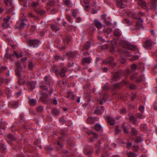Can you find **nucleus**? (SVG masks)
I'll list each match as a JSON object with an SVG mask.
<instances>
[{
	"instance_id": "34",
	"label": "nucleus",
	"mask_w": 157,
	"mask_h": 157,
	"mask_svg": "<svg viewBox=\"0 0 157 157\" xmlns=\"http://www.w3.org/2000/svg\"><path fill=\"white\" fill-rule=\"evenodd\" d=\"M86 133L88 135H90L91 134H93L94 137L95 138H97L98 136V135L96 133L92 132L90 131H87Z\"/></svg>"
},
{
	"instance_id": "24",
	"label": "nucleus",
	"mask_w": 157,
	"mask_h": 157,
	"mask_svg": "<svg viewBox=\"0 0 157 157\" xmlns=\"http://www.w3.org/2000/svg\"><path fill=\"white\" fill-rule=\"evenodd\" d=\"M24 77H19L18 79L17 83L20 85H22L25 84V81L23 78Z\"/></svg>"
},
{
	"instance_id": "19",
	"label": "nucleus",
	"mask_w": 157,
	"mask_h": 157,
	"mask_svg": "<svg viewBox=\"0 0 157 157\" xmlns=\"http://www.w3.org/2000/svg\"><path fill=\"white\" fill-rule=\"evenodd\" d=\"M122 86V82H118L114 84L113 85V87L114 90L120 89Z\"/></svg>"
},
{
	"instance_id": "49",
	"label": "nucleus",
	"mask_w": 157,
	"mask_h": 157,
	"mask_svg": "<svg viewBox=\"0 0 157 157\" xmlns=\"http://www.w3.org/2000/svg\"><path fill=\"white\" fill-rule=\"evenodd\" d=\"M64 3L68 6H70L72 5L71 2L69 0H65Z\"/></svg>"
},
{
	"instance_id": "3",
	"label": "nucleus",
	"mask_w": 157,
	"mask_h": 157,
	"mask_svg": "<svg viewBox=\"0 0 157 157\" xmlns=\"http://www.w3.org/2000/svg\"><path fill=\"white\" fill-rule=\"evenodd\" d=\"M122 74L120 70H118V71L116 72L114 74L111 80L114 82H116L122 76Z\"/></svg>"
},
{
	"instance_id": "55",
	"label": "nucleus",
	"mask_w": 157,
	"mask_h": 157,
	"mask_svg": "<svg viewBox=\"0 0 157 157\" xmlns=\"http://www.w3.org/2000/svg\"><path fill=\"white\" fill-rule=\"evenodd\" d=\"M124 22H125L128 24L129 25L132 24V22L130 21V20L128 19H125L124 20Z\"/></svg>"
},
{
	"instance_id": "33",
	"label": "nucleus",
	"mask_w": 157,
	"mask_h": 157,
	"mask_svg": "<svg viewBox=\"0 0 157 157\" xmlns=\"http://www.w3.org/2000/svg\"><path fill=\"white\" fill-rule=\"evenodd\" d=\"M143 138L141 136H137L135 140V142L136 143H140L141 141H143Z\"/></svg>"
},
{
	"instance_id": "17",
	"label": "nucleus",
	"mask_w": 157,
	"mask_h": 157,
	"mask_svg": "<svg viewBox=\"0 0 157 157\" xmlns=\"http://www.w3.org/2000/svg\"><path fill=\"white\" fill-rule=\"evenodd\" d=\"M93 151V148H91L90 146H88L86 148L84 152L86 155L90 156L91 155L92 152Z\"/></svg>"
},
{
	"instance_id": "30",
	"label": "nucleus",
	"mask_w": 157,
	"mask_h": 157,
	"mask_svg": "<svg viewBox=\"0 0 157 157\" xmlns=\"http://www.w3.org/2000/svg\"><path fill=\"white\" fill-rule=\"evenodd\" d=\"M91 59L90 58H84L82 60V62L83 64H84L85 63H90V62Z\"/></svg>"
},
{
	"instance_id": "62",
	"label": "nucleus",
	"mask_w": 157,
	"mask_h": 157,
	"mask_svg": "<svg viewBox=\"0 0 157 157\" xmlns=\"http://www.w3.org/2000/svg\"><path fill=\"white\" fill-rule=\"evenodd\" d=\"M38 6V3L37 2H33L31 5L32 7L34 8L37 7Z\"/></svg>"
},
{
	"instance_id": "64",
	"label": "nucleus",
	"mask_w": 157,
	"mask_h": 157,
	"mask_svg": "<svg viewBox=\"0 0 157 157\" xmlns=\"http://www.w3.org/2000/svg\"><path fill=\"white\" fill-rule=\"evenodd\" d=\"M16 105L17 103H14L12 104L11 105L9 104V107L11 108H16L17 107Z\"/></svg>"
},
{
	"instance_id": "41",
	"label": "nucleus",
	"mask_w": 157,
	"mask_h": 157,
	"mask_svg": "<svg viewBox=\"0 0 157 157\" xmlns=\"http://www.w3.org/2000/svg\"><path fill=\"white\" fill-rule=\"evenodd\" d=\"M70 40L71 38L70 36H66L64 39L63 41L65 43L68 44L69 42L70 41Z\"/></svg>"
},
{
	"instance_id": "10",
	"label": "nucleus",
	"mask_w": 157,
	"mask_h": 157,
	"mask_svg": "<svg viewBox=\"0 0 157 157\" xmlns=\"http://www.w3.org/2000/svg\"><path fill=\"white\" fill-rule=\"evenodd\" d=\"M98 118L97 117H89L87 120V123L91 124H92L94 123L95 121H98Z\"/></svg>"
},
{
	"instance_id": "60",
	"label": "nucleus",
	"mask_w": 157,
	"mask_h": 157,
	"mask_svg": "<svg viewBox=\"0 0 157 157\" xmlns=\"http://www.w3.org/2000/svg\"><path fill=\"white\" fill-rule=\"evenodd\" d=\"M120 113L121 114H125L126 113V110L125 108H124L120 111Z\"/></svg>"
},
{
	"instance_id": "26",
	"label": "nucleus",
	"mask_w": 157,
	"mask_h": 157,
	"mask_svg": "<svg viewBox=\"0 0 157 157\" xmlns=\"http://www.w3.org/2000/svg\"><path fill=\"white\" fill-rule=\"evenodd\" d=\"M127 157H136L137 155L135 153L132 151H130L127 153Z\"/></svg>"
},
{
	"instance_id": "12",
	"label": "nucleus",
	"mask_w": 157,
	"mask_h": 157,
	"mask_svg": "<svg viewBox=\"0 0 157 157\" xmlns=\"http://www.w3.org/2000/svg\"><path fill=\"white\" fill-rule=\"evenodd\" d=\"M10 16H8L7 17V18H5L4 19V22L2 25L5 28H6V26L7 27H9V20L10 19Z\"/></svg>"
},
{
	"instance_id": "1",
	"label": "nucleus",
	"mask_w": 157,
	"mask_h": 157,
	"mask_svg": "<svg viewBox=\"0 0 157 157\" xmlns=\"http://www.w3.org/2000/svg\"><path fill=\"white\" fill-rule=\"evenodd\" d=\"M140 6L144 9H147L155 10L156 9V5L155 1H152L147 5L143 0H136Z\"/></svg>"
},
{
	"instance_id": "53",
	"label": "nucleus",
	"mask_w": 157,
	"mask_h": 157,
	"mask_svg": "<svg viewBox=\"0 0 157 157\" xmlns=\"http://www.w3.org/2000/svg\"><path fill=\"white\" fill-rule=\"evenodd\" d=\"M6 149L5 145L2 144L0 143V150L4 151Z\"/></svg>"
},
{
	"instance_id": "46",
	"label": "nucleus",
	"mask_w": 157,
	"mask_h": 157,
	"mask_svg": "<svg viewBox=\"0 0 157 157\" xmlns=\"http://www.w3.org/2000/svg\"><path fill=\"white\" fill-rule=\"evenodd\" d=\"M139 147L137 145L133 146L132 147V150L135 152H137L138 151Z\"/></svg>"
},
{
	"instance_id": "45",
	"label": "nucleus",
	"mask_w": 157,
	"mask_h": 157,
	"mask_svg": "<svg viewBox=\"0 0 157 157\" xmlns=\"http://www.w3.org/2000/svg\"><path fill=\"white\" fill-rule=\"evenodd\" d=\"M29 85H30V87L32 89H33L35 87L36 84L34 82H30L29 83Z\"/></svg>"
},
{
	"instance_id": "5",
	"label": "nucleus",
	"mask_w": 157,
	"mask_h": 157,
	"mask_svg": "<svg viewBox=\"0 0 157 157\" xmlns=\"http://www.w3.org/2000/svg\"><path fill=\"white\" fill-rule=\"evenodd\" d=\"M128 15L131 17L135 19H140V16L136 14V12L134 10L130 11H128L126 12Z\"/></svg>"
},
{
	"instance_id": "22",
	"label": "nucleus",
	"mask_w": 157,
	"mask_h": 157,
	"mask_svg": "<svg viewBox=\"0 0 157 157\" xmlns=\"http://www.w3.org/2000/svg\"><path fill=\"white\" fill-rule=\"evenodd\" d=\"M94 24L96 27L99 29H101L102 28V24L97 19H95L94 21Z\"/></svg>"
},
{
	"instance_id": "15",
	"label": "nucleus",
	"mask_w": 157,
	"mask_h": 157,
	"mask_svg": "<svg viewBox=\"0 0 157 157\" xmlns=\"http://www.w3.org/2000/svg\"><path fill=\"white\" fill-rule=\"evenodd\" d=\"M39 43L37 40H29V43L31 46L35 47V45Z\"/></svg>"
},
{
	"instance_id": "59",
	"label": "nucleus",
	"mask_w": 157,
	"mask_h": 157,
	"mask_svg": "<svg viewBox=\"0 0 157 157\" xmlns=\"http://www.w3.org/2000/svg\"><path fill=\"white\" fill-rule=\"evenodd\" d=\"M130 89L131 90H134L136 88V86L133 84H132L129 87Z\"/></svg>"
},
{
	"instance_id": "48",
	"label": "nucleus",
	"mask_w": 157,
	"mask_h": 157,
	"mask_svg": "<svg viewBox=\"0 0 157 157\" xmlns=\"http://www.w3.org/2000/svg\"><path fill=\"white\" fill-rule=\"evenodd\" d=\"M121 58L120 60L121 63L123 64H124L126 60L124 56H121Z\"/></svg>"
},
{
	"instance_id": "25",
	"label": "nucleus",
	"mask_w": 157,
	"mask_h": 157,
	"mask_svg": "<svg viewBox=\"0 0 157 157\" xmlns=\"http://www.w3.org/2000/svg\"><path fill=\"white\" fill-rule=\"evenodd\" d=\"M35 11L40 15H43L45 14V11L44 10L41 9H35Z\"/></svg>"
},
{
	"instance_id": "42",
	"label": "nucleus",
	"mask_w": 157,
	"mask_h": 157,
	"mask_svg": "<svg viewBox=\"0 0 157 157\" xmlns=\"http://www.w3.org/2000/svg\"><path fill=\"white\" fill-rule=\"evenodd\" d=\"M67 55L69 57H70L72 58H74L75 56V53L74 52H72L67 53Z\"/></svg>"
},
{
	"instance_id": "29",
	"label": "nucleus",
	"mask_w": 157,
	"mask_h": 157,
	"mask_svg": "<svg viewBox=\"0 0 157 157\" xmlns=\"http://www.w3.org/2000/svg\"><path fill=\"white\" fill-rule=\"evenodd\" d=\"M94 128L96 131H99L102 129V127L100 124L98 123L95 125Z\"/></svg>"
},
{
	"instance_id": "2",
	"label": "nucleus",
	"mask_w": 157,
	"mask_h": 157,
	"mask_svg": "<svg viewBox=\"0 0 157 157\" xmlns=\"http://www.w3.org/2000/svg\"><path fill=\"white\" fill-rule=\"evenodd\" d=\"M130 79L132 80L136 79V82H140L143 80L142 77L138 75L137 73H135L132 75Z\"/></svg>"
},
{
	"instance_id": "21",
	"label": "nucleus",
	"mask_w": 157,
	"mask_h": 157,
	"mask_svg": "<svg viewBox=\"0 0 157 157\" xmlns=\"http://www.w3.org/2000/svg\"><path fill=\"white\" fill-rule=\"evenodd\" d=\"M25 25V23L24 22L23 20L21 21L20 22H18L17 24L18 28L20 29L23 28Z\"/></svg>"
},
{
	"instance_id": "58",
	"label": "nucleus",
	"mask_w": 157,
	"mask_h": 157,
	"mask_svg": "<svg viewBox=\"0 0 157 157\" xmlns=\"http://www.w3.org/2000/svg\"><path fill=\"white\" fill-rule=\"evenodd\" d=\"M102 113V112L101 110L99 109H97L95 111V113H97L98 115L101 114Z\"/></svg>"
},
{
	"instance_id": "36",
	"label": "nucleus",
	"mask_w": 157,
	"mask_h": 157,
	"mask_svg": "<svg viewBox=\"0 0 157 157\" xmlns=\"http://www.w3.org/2000/svg\"><path fill=\"white\" fill-rule=\"evenodd\" d=\"M129 120L133 124H136V120L134 117L131 116L129 117Z\"/></svg>"
},
{
	"instance_id": "8",
	"label": "nucleus",
	"mask_w": 157,
	"mask_h": 157,
	"mask_svg": "<svg viewBox=\"0 0 157 157\" xmlns=\"http://www.w3.org/2000/svg\"><path fill=\"white\" fill-rule=\"evenodd\" d=\"M127 0H117V6L121 8H124L125 6V3Z\"/></svg>"
},
{
	"instance_id": "61",
	"label": "nucleus",
	"mask_w": 157,
	"mask_h": 157,
	"mask_svg": "<svg viewBox=\"0 0 157 157\" xmlns=\"http://www.w3.org/2000/svg\"><path fill=\"white\" fill-rule=\"evenodd\" d=\"M126 147L128 149L130 148L132 146V144L131 143L128 142L126 143Z\"/></svg>"
},
{
	"instance_id": "14",
	"label": "nucleus",
	"mask_w": 157,
	"mask_h": 157,
	"mask_svg": "<svg viewBox=\"0 0 157 157\" xmlns=\"http://www.w3.org/2000/svg\"><path fill=\"white\" fill-rule=\"evenodd\" d=\"M60 113V111L58 109L54 108L51 110V113L54 116H58Z\"/></svg>"
},
{
	"instance_id": "37",
	"label": "nucleus",
	"mask_w": 157,
	"mask_h": 157,
	"mask_svg": "<svg viewBox=\"0 0 157 157\" xmlns=\"http://www.w3.org/2000/svg\"><path fill=\"white\" fill-rule=\"evenodd\" d=\"M71 96H72V100H74L75 99V96L71 91L68 92H67V94L66 98H68L70 97Z\"/></svg>"
},
{
	"instance_id": "32",
	"label": "nucleus",
	"mask_w": 157,
	"mask_h": 157,
	"mask_svg": "<svg viewBox=\"0 0 157 157\" xmlns=\"http://www.w3.org/2000/svg\"><path fill=\"white\" fill-rule=\"evenodd\" d=\"M91 46V43L90 41H88L85 44L84 46L83 47L84 49H88Z\"/></svg>"
},
{
	"instance_id": "7",
	"label": "nucleus",
	"mask_w": 157,
	"mask_h": 157,
	"mask_svg": "<svg viewBox=\"0 0 157 157\" xmlns=\"http://www.w3.org/2000/svg\"><path fill=\"white\" fill-rule=\"evenodd\" d=\"M113 59H114L113 57H110L109 59L103 61L102 62V64H109L113 67V65L115 66L116 65V63L112 62Z\"/></svg>"
},
{
	"instance_id": "50",
	"label": "nucleus",
	"mask_w": 157,
	"mask_h": 157,
	"mask_svg": "<svg viewBox=\"0 0 157 157\" xmlns=\"http://www.w3.org/2000/svg\"><path fill=\"white\" fill-rule=\"evenodd\" d=\"M52 71L53 72H54L57 76H59V72H60V71L59 70V69H53Z\"/></svg>"
},
{
	"instance_id": "35",
	"label": "nucleus",
	"mask_w": 157,
	"mask_h": 157,
	"mask_svg": "<svg viewBox=\"0 0 157 157\" xmlns=\"http://www.w3.org/2000/svg\"><path fill=\"white\" fill-rule=\"evenodd\" d=\"M114 35L116 36L120 37L121 35V33L120 30L116 29L114 32Z\"/></svg>"
},
{
	"instance_id": "47",
	"label": "nucleus",
	"mask_w": 157,
	"mask_h": 157,
	"mask_svg": "<svg viewBox=\"0 0 157 157\" xmlns=\"http://www.w3.org/2000/svg\"><path fill=\"white\" fill-rule=\"evenodd\" d=\"M121 58L120 60L121 63L123 64H124L126 60L124 56H121Z\"/></svg>"
},
{
	"instance_id": "40",
	"label": "nucleus",
	"mask_w": 157,
	"mask_h": 157,
	"mask_svg": "<svg viewBox=\"0 0 157 157\" xmlns=\"http://www.w3.org/2000/svg\"><path fill=\"white\" fill-rule=\"evenodd\" d=\"M4 2L7 6H12L11 0H5Z\"/></svg>"
},
{
	"instance_id": "13",
	"label": "nucleus",
	"mask_w": 157,
	"mask_h": 157,
	"mask_svg": "<svg viewBox=\"0 0 157 157\" xmlns=\"http://www.w3.org/2000/svg\"><path fill=\"white\" fill-rule=\"evenodd\" d=\"M108 123L110 125H112L114 124L115 120V119L111 117H108L107 118Z\"/></svg>"
},
{
	"instance_id": "9",
	"label": "nucleus",
	"mask_w": 157,
	"mask_h": 157,
	"mask_svg": "<svg viewBox=\"0 0 157 157\" xmlns=\"http://www.w3.org/2000/svg\"><path fill=\"white\" fill-rule=\"evenodd\" d=\"M15 56H16L17 58L21 57L22 56V55L21 54L19 55L15 52H14V53H13L11 54L10 55H9V56H8V54L6 52L5 54V57L7 58H10L12 59V58L13 57H14Z\"/></svg>"
},
{
	"instance_id": "54",
	"label": "nucleus",
	"mask_w": 157,
	"mask_h": 157,
	"mask_svg": "<svg viewBox=\"0 0 157 157\" xmlns=\"http://www.w3.org/2000/svg\"><path fill=\"white\" fill-rule=\"evenodd\" d=\"M125 55L126 56H131V54L129 53L127 51H125L122 54V56H123V55Z\"/></svg>"
},
{
	"instance_id": "57",
	"label": "nucleus",
	"mask_w": 157,
	"mask_h": 157,
	"mask_svg": "<svg viewBox=\"0 0 157 157\" xmlns=\"http://www.w3.org/2000/svg\"><path fill=\"white\" fill-rule=\"evenodd\" d=\"M5 81V79L0 77V86H2V84Z\"/></svg>"
},
{
	"instance_id": "52",
	"label": "nucleus",
	"mask_w": 157,
	"mask_h": 157,
	"mask_svg": "<svg viewBox=\"0 0 157 157\" xmlns=\"http://www.w3.org/2000/svg\"><path fill=\"white\" fill-rule=\"evenodd\" d=\"M44 110L43 106H39L37 108V111L39 112H42Z\"/></svg>"
},
{
	"instance_id": "23",
	"label": "nucleus",
	"mask_w": 157,
	"mask_h": 157,
	"mask_svg": "<svg viewBox=\"0 0 157 157\" xmlns=\"http://www.w3.org/2000/svg\"><path fill=\"white\" fill-rule=\"evenodd\" d=\"M44 80L45 81V83L44 84H46L48 85H50V81L51 80V78L50 76H45L44 77Z\"/></svg>"
},
{
	"instance_id": "11",
	"label": "nucleus",
	"mask_w": 157,
	"mask_h": 157,
	"mask_svg": "<svg viewBox=\"0 0 157 157\" xmlns=\"http://www.w3.org/2000/svg\"><path fill=\"white\" fill-rule=\"evenodd\" d=\"M40 87L41 90L48 91V92H47V93H48L51 95L52 93V89L51 88L49 90V91H48L47 87L43 84H42V83H41V85H40Z\"/></svg>"
},
{
	"instance_id": "6",
	"label": "nucleus",
	"mask_w": 157,
	"mask_h": 157,
	"mask_svg": "<svg viewBox=\"0 0 157 157\" xmlns=\"http://www.w3.org/2000/svg\"><path fill=\"white\" fill-rule=\"evenodd\" d=\"M16 75L18 77H25L24 75L25 71L24 69H15Z\"/></svg>"
},
{
	"instance_id": "38",
	"label": "nucleus",
	"mask_w": 157,
	"mask_h": 157,
	"mask_svg": "<svg viewBox=\"0 0 157 157\" xmlns=\"http://www.w3.org/2000/svg\"><path fill=\"white\" fill-rule=\"evenodd\" d=\"M135 116L137 118L140 119H143L145 118L144 116L142 114L139 113L136 114Z\"/></svg>"
},
{
	"instance_id": "43",
	"label": "nucleus",
	"mask_w": 157,
	"mask_h": 157,
	"mask_svg": "<svg viewBox=\"0 0 157 157\" xmlns=\"http://www.w3.org/2000/svg\"><path fill=\"white\" fill-rule=\"evenodd\" d=\"M35 65L32 61L29 62V69H32L33 68L35 67Z\"/></svg>"
},
{
	"instance_id": "16",
	"label": "nucleus",
	"mask_w": 157,
	"mask_h": 157,
	"mask_svg": "<svg viewBox=\"0 0 157 157\" xmlns=\"http://www.w3.org/2000/svg\"><path fill=\"white\" fill-rule=\"evenodd\" d=\"M124 43L126 45L125 47L127 48H128L130 49L135 50L137 49L136 46L133 45H130L128 42H124Z\"/></svg>"
},
{
	"instance_id": "4",
	"label": "nucleus",
	"mask_w": 157,
	"mask_h": 157,
	"mask_svg": "<svg viewBox=\"0 0 157 157\" xmlns=\"http://www.w3.org/2000/svg\"><path fill=\"white\" fill-rule=\"evenodd\" d=\"M42 94V96L40 98L41 101L45 104L49 103L51 101L48 97V95L45 93H43Z\"/></svg>"
},
{
	"instance_id": "28",
	"label": "nucleus",
	"mask_w": 157,
	"mask_h": 157,
	"mask_svg": "<svg viewBox=\"0 0 157 157\" xmlns=\"http://www.w3.org/2000/svg\"><path fill=\"white\" fill-rule=\"evenodd\" d=\"M141 28H143L142 24L140 23V21H137L136 25V28L135 29V30H139Z\"/></svg>"
},
{
	"instance_id": "18",
	"label": "nucleus",
	"mask_w": 157,
	"mask_h": 157,
	"mask_svg": "<svg viewBox=\"0 0 157 157\" xmlns=\"http://www.w3.org/2000/svg\"><path fill=\"white\" fill-rule=\"evenodd\" d=\"M152 44V42L150 39L147 40L145 42L144 47L145 48H148L151 47Z\"/></svg>"
},
{
	"instance_id": "44",
	"label": "nucleus",
	"mask_w": 157,
	"mask_h": 157,
	"mask_svg": "<svg viewBox=\"0 0 157 157\" xmlns=\"http://www.w3.org/2000/svg\"><path fill=\"white\" fill-rule=\"evenodd\" d=\"M132 133L133 135L134 136L136 135L137 134V130L134 127L132 128Z\"/></svg>"
},
{
	"instance_id": "51",
	"label": "nucleus",
	"mask_w": 157,
	"mask_h": 157,
	"mask_svg": "<svg viewBox=\"0 0 157 157\" xmlns=\"http://www.w3.org/2000/svg\"><path fill=\"white\" fill-rule=\"evenodd\" d=\"M59 76L62 77H64L65 75V71L63 70V69H62V70L60 71V72H59Z\"/></svg>"
},
{
	"instance_id": "56",
	"label": "nucleus",
	"mask_w": 157,
	"mask_h": 157,
	"mask_svg": "<svg viewBox=\"0 0 157 157\" xmlns=\"http://www.w3.org/2000/svg\"><path fill=\"white\" fill-rule=\"evenodd\" d=\"M121 127L125 133H128V131L124 125H122Z\"/></svg>"
},
{
	"instance_id": "39",
	"label": "nucleus",
	"mask_w": 157,
	"mask_h": 157,
	"mask_svg": "<svg viewBox=\"0 0 157 157\" xmlns=\"http://www.w3.org/2000/svg\"><path fill=\"white\" fill-rule=\"evenodd\" d=\"M7 137L12 141H15L16 140V138L11 134H9L8 135Z\"/></svg>"
},
{
	"instance_id": "27",
	"label": "nucleus",
	"mask_w": 157,
	"mask_h": 157,
	"mask_svg": "<svg viewBox=\"0 0 157 157\" xmlns=\"http://www.w3.org/2000/svg\"><path fill=\"white\" fill-rule=\"evenodd\" d=\"M103 31L105 35L106 36L110 34L111 32L112 31V30L111 28H108L106 29H104Z\"/></svg>"
},
{
	"instance_id": "63",
	"label": "nucleus",
	"mask_w": 157,
	"mask_h": 157,
	"mask_svg": "<svg viewBox=\"0 0 157 157\" xmlns=\"http://www.w3.org/2000/svg\"><path fill=\"white\" fill-rule=\"evenodd\" d=\"M139 110L142 113H143L144 111V107L143 106H140L139 107Z\"/></svg>"
},
{
	"instance_id": "31",
	"label": "nucleus",
	"mask_w": 157,
	"mask_h": 157,
	"mask_svg": "<svg viewBox=\"0 0 157 157\" xmlns=\"http://www.w3.org/2000/svg\"><path fill=\"white\" fill-rule=\"evenodd\" d=\"M51 28L52 30L56 32L59 30V28L58 26H56L53 25H51Z\"/></svg>"
},
{
	"instance_id": "20",
	"label": "nucleus",
	"mask_w": 157,
	"mask_h": 157,
	"mask_svg": "<svg viewBox=\"0 0 157 157\" xmlns=\"http://www.w3.org/2000/svg\"><path fill=\"white\" fill-rule=\"evenodd\" d=\"M29 99V102L30 105L31 106H33L36 105V101L34 99H31L30 97H28Z\"/></svg>"
}]
</instances>
